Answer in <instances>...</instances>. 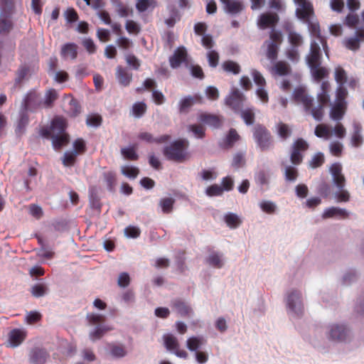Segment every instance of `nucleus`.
<instances>
[{
    "mask_svg": "<svg viewBox=\"0 0 364 364\" xmlns=\"http://www.w3.org/2000/svg\"><path fill=\"white\" fill-rule=\"evenodd\" d=\"M279 21V16L277 13L265 12L259 15L257 22L260 29L272 28L269 33V39L264 43V46L266 47V57L272 61L277 58L279 47L283 42L282 31L274 28Z\"/></svg>",
    "mask_w": 364,
    "mask_h": 364,
    "instance_id": "obj_1",
    "label": "nucleus"
},
{
    "mask_svg": "<svg viewBox=\"0 0 364 364\" xmlns=\"http://www.w3.org/2000/svg\"><path fill=\"white\" fill-rule=\"evenodd\" d=\"M296 5L295 14L296 17L306 23L311 34L317 38L321 43L326 53L327 43L321 36L320 25L316 18L313 4L309 0H294Z\"/></svg>",
    "mask_w": 364,
    "mask_h": 364,
    "instance_id": "obj_2",
    "label": "nucleus"
},
{
    "mask_svg": "<svg viewBox=\"0 0 364 364\" xmlns=\"http://www.w3.org/2000/svg\"><path fill=\"white\" fill-rule=\"evenodd\" d=\"M188 146L187 140L178 139L165 146L163 154L168 160L181 163L189 158L188 154L185 151Z\"/></svg>",
    "mask_w": 364,
    "mask_h": 364,
    "instance_id": "obj_3",
    "label": "nucleus"
},
{
    "mask_svg": "<svg viewBox=\"0 0 364 364\" xmlns=\"http://www.w3.org/2000/svg\"><path fill=\"white\" fill-rule=\"evenodd\" d=\"M334 79L338 84L336 93H338L339 90H343L345 94H348L346 83H348V87L351 90H355L359 85L358 79L355 77H348L347 72L340 65L335 68Z\"/></svg>",
    "mask_w": 364,
    "mask_h": 364,
    "instance_id": "obj_4",
    "label": "nucleus"
},
{
    "mask_svg": "<svg viewBox=\"0 0 364 364\" xmlns=\"http://www.w3.org/2000/svg\"><path fill=\"white\" fill-rule=\"evenodd\" d=\"M348 94H345L343 90L336 92L335 102L330 111V117L332 119L339 121L343 119L348 108Z\"/></svg>",
    "mask_w": 364,
    "mask_h": 364,
    "instance_id": "obj_5",
    "label": "nucleus"
},
{
    "mask_svg": "<svg viewBox=\"0 0 364 364\" xmlns=\"http://www.w3.org/2000/svg\"><path fill=\"white\" fill-rule=\"evenodd\" d=\"M253 137L262 151H267L273 145L270 132L262 124H259L254 127Z\"/></svg>",
    "mask_w": 364,
    "mask_h": 364,
    "instance_id": "obj_6",
    "label": "nucleus"
},
{
    "mask_svg": "<svg viewBox=\"0 0 364 364\" xmlns=\"http://www.w3.org/2000/svg\"><path fill=\"white\" fill-rule=\"evenodd\" d=\"M68 127L67 120L62 116H55L51 120L49 127H42L40 130V134L46 139H50L51 136L66 133Z\"/></svg>",
    "mask_w": 364,
    "mask_h": 364,
    "instance_id": "obj_7",
    "label": "nucleus"
},
{
    "mask_svg": "<svg viewBox=\"0 0 364 364\" xmlns=\"http://www.w3.org/2000/svg\"><path fill=\"white\" fill-rule=\"evenodd\" d=\"M309 144L302 138L297 139L291 146L290 161L294 166L300 165L304 159V154L309 149Z\"/></svg>",
    "mask_w": 364,
    "mask_h": 364,
    "instance_id": "obj_8",
    "label": "nucleus"
},
{
    "mask_svg": "<svg viewBox=\"0 0 364 364\" xmlns=\"http://www.w3.org/2000/svg\"><path fill=\"white\" fill-rule=\"evenodd\" d=\"M350 330L343 324H332L329 326L328 338L336 342H345L350 338Z\"/></svg>",
    "mask_w": 364,
    "mask_h": 364,
    "instance_id": "obj_9",
    "label": "nucleus"
},
{
    "mask_svg": "<svg viewBox=\"0 0 364 364\" xmlns=\"http://www.w3.org/2000/svg\"><path fill=\"white\" fill-rule=\"evenodd\" d=\"M287 304L290 311L296 316L303 314L304 306L301 300V294L297 290H293L287 295Z\"/></svg>",
    "mask_w": 364,
    "mask_h": 364,
    "instance_id": "obj_10",
    "label": "nucleus"
},
{
    "mask_svg": "<svg viewBox=\"0 0 364 364\" xmlns=\"http://www.w3.org/2000/svg\"><path fill=\"white\" fill-rule=\"evenodd\" d=\"M292 99L296 103L301 104L305 112H309L313 106L314 99L307 94L306 89L302 87L294 89Z\"/></svg>",
    "mask_w": 364,
    "mask_h": 364,
    "instance_id": "obj_11",
    "label": "nucleus"
},
{
    "mask_svg": "<svg viewBox=\"0 0 364 364\" xmlns=\"http://www.w3.org/2000/svg\"><path fill=\"white\" fill-rule=\"evenodd\" d=\"M22 107L25 111H35L43 107L39 95L35 90L28 92L23 99Z\"/></svg>",
    "mask_w": 364,
    "mask_h": 364,
    "instance_id": "obj_12",
    "label": "nucleus"
},
{
    "mask_svg": "<svg viewBox=\"0 0 364 364\" xmlns=\"http://www.w3.org/2000/svg\"><path fill=\"white\" fill-rule=\"evenodd\" d=\"M165 347L167 350L173 351L174 354L182 358L188 357V353L185 350L179 348V343L176 337L172 334H166L163 337Z\"/></svg>",
    "mask_w": 364,
    "mask_h": 364,
    "instance_id": "obj_13",
    "label": "nucleus"
},
{
    "mask_svg": "<svg viewBox=\"0 0 364 364\" xmlns=\"http://www.w3.org/2000/svg\"><path fill=\"white\" fill-rule=\"evenodd\" d=\"M322 53L320 46L316 41H311L309 53L306 57L309 68L321 65Z\"/></svg>",
    "mask_w": 364,
    "mask_h": 364,
    "instance_id": "obj_14",
    "label": "nucleus"
},
{
    "mask_svg": "<svg viewBox=\"0 0 364 364\" xmlns=\"http://www.w3.org/2000/svg\"><path fill=\"white\" fill-rule=\"evenodd\" d=\"M245 97L244 95L237 89H234L228 97L225 99V103L232 108L235 112H239L242 107V103Z\"/></svg>",
    "mask_w": 364,
    "mask_h": 364,
    "instance_id": "obj_15",
    "label": "nucleus"
},
{
    "mask_svg": "<svg viewBox=\"0 0 364 364\" xmlns=\"http://www.w3.org/2000/svg\"><path fill=\"white\" fill-rule=\"evenodd\" d=\"M50 358L48 352L41 348H33L28 353V361L31 364H46Z\"/></svg>",
    "mask_w": 364,
    "mask_h": 364,
    "instance_id": "obj_16",
    "label": "nucleus"
},
{
    "mask_svg": "<svg viewBox=\"0 0 364 364\" xmlns=\"http://www.w3.org/2000/svg\"><path fill=\"white\" fill-rule=\"evenodd\" d=\"M223 5L224 11L231 15H237L241 13L245 5L240 0H220Z\"/></svg>",
    "mask_w": 364,
    "mask_h": 364,
    "instance_id": "obj_17",
    "label": "nucleus"
},
{
    "mask_svg": "<svg viewBox=\"0 0 364 364\" xmlns=\"http://www.w3.org/2000/svg\"><path fill=\"white\" fill-rule=\"evenodd\" d=\"M26 332L19 328H14L9 333V346L15 348L18 346L26 338Z\"/></svg>",
    "mask_w": 364,
    "mask_h": 364,
    "instance_id": "obj_18",
    "label": "nucleus"
},
{
    "mask_svg": "<svg viewBox=\"0 0 364 364\" xmlns=\"http://www.w3.org/2000/svg\"><path fill=\"white\" fill-rule=\"evenodd\" d=\"M187 52L184 47L178 48L173 55L170 57L169 63L172 68H178L182 63L186 60Z\"/></svg>",
    "mask_w": 364,
    "mask_h": 364,
    "instance_id": "obj_19",
    "label": "nucleus"
},
{
    "mask_svg": "<svg viewBox=\"0 0 364 364\" xmlns=\"http://www.w3.org/2000/svg\"><path fill=\"white\" fill-rule=\"evenodd\" d=\"M349 217V213L343 208L338 207H331L324 210L322 214L323 219L331 218H338L340 219H346Z\"/></svg>",
    "mask_w": 364,
    "mask_h": 364,
    "instance_id": "obj_20",
    "label": "nucleus"
},
{
    "mask_svg": "<svg viewBox=\"0 0 364 364\" xmlns=\"http://www.w3.org/2000/svg\"><path fill=\"white\" fill-rule=\"evenodd\" d=\"M115 75L119 83L124 87H127L132 82V74L121 65L117 67Z\"/></svg>",
    "mask_w": 364,
    "mask_h": 364,
    "instance_id": "obj_21",
    "label": "nucleus"
},
{
    "mask_svg": "<svg viewBox=\"0 0 364 364\" xmlns=\"http://www.w3.org/2000/svg\"><path fill=\"white\" fill-rule=\"evenodd\" d=\"M353 131L350 136V144L354 147H359L363 143L362 135V126L360 123L354 122L353 124Z\"/></svg>",
    "mask_w": 364,
    "mask_h": 364,
    "instance_id": "obj_22",
    "label": "nucleus"
},
{
    "mask_svg": "<svg viewBox=\"0 0 364 364\" xmlns=\"http://www.w3.org/2000/svg\"><path fill=\"white\" fill-rule=\"evenodd\" d=\"M291 72L289 64L284 60L277 61L271 68V73L279 76L288 75Z\"/></svg>",
    "mask_w": 364,
    "mask_h": 364,
    "instance_id": "obj_23",
    "label": "nucleus"
},
{
    "mask_svg": "<svg viewBox=\"0 0 364 364\" xmlns=\"http://www.w3.org/2000/svg\"><path fill=\"white\" fill-rule=\"evenodd\" d=\"M60 55L63 59H75L77 56V45L74 43L64 44L61 48Z\"/></svg>",
    "mask_w": 364,
    "mask_h": 364,
    "instance_id": "obj_24",
    "label": "nucleus"
},
{
    "mask_svg": "<svg viewBox=\"0 0 364 364\" xmlns=\"http://www.w3.org/2000/svg\"><path fill=\"white\" fill-rule=\"evenodd\" d=\"M292 27L291 24L285 26V30L288 32V41L290 43L291 47L299 48L304 43V39L302 36L292 30L289 29Z\"/></svg>",
    "mask_w": 364,
    "mask_h": 364,
    "instance_id": "obj_25",
    "label": "nucleus"
},
{
    "mask_svg": "<svg viewBox=\"0 0 364 364\" xmlns=\"http://www.w3.org/2000/svg\"><path fill=\"white\" fill-rule=\"evenodd\" d=\"M202 98L199 95L188 96L182 99L179 102L180 112H186L196 102H201Z\"/></svg>",
    "mask_w": 364,
    "mask_h": 364,
    "instance_id": "obj_26",
    "label": "nucleus"
},
{
    "mask_svg": "<svg viewBox=\"0 0 364 364\" xmlns=\"http://www.w3.org/2000/svg\"><path fill=\"white\" fill-rule=\"evenodd\" d=\"M52 144L55 149H60L69 143L70 137L68 133L51 136Z\"/></svg>",
    "mask_w": 364,
    "mask_h": 364,
    "instance_id": "obj_27",
    "label": "nucleus"
},
{
    "mask_svg": "<svg viewBox=\"0 0 364 364\" xmlns=\"http://www.w3.org/2000/svg\"><path fill=\"white\" fill-rule=\"evenodd\" d=\"M199 119L210 126H212L215 128H218L221 126L222 122L221 119L219 118V117L207 114V113H203L200 115Z\"/></svg>",
    "mask_w": 364,
    "mask_h": 364,
    "instance_id": "obj_28",
    "label": "nucleus"
},
{
    "mask_svg": "<svg viewBox=\"0 0 364 364\" xmlns=\"http://www.w3.org/2000/svg\"><path fill=\"white\" fill-rule=\"evenodd\" d=\"M113 330V328L109 326L98 325L89 334L92 341L100 339L106 333Z\"/></svg>",
    "mask_w": 364,
    "mask_h": 364,
    "instance_id": "obj_29",
    "label": "nucleus"
},
{
    "mask_svg": "<svg viewBox=\"0 0 364 364\" xmlns=\"http://www.w3.org/2000/svg\"><path fill=\"white\" fill-rule=\"evenodd\" d=\"M58 98L56 90L50 88L46 92L44 101L42 102L43 107L50 108L53 106L54 102Z\"/></svg>",
    "mask_w": 364,
    "mask_h": 364,
    "instance_id": "obj_30",
    "label": "nucleus"
},
{
    "mask_svg": "<svg viewBox=\"0 0 364 364\" xmlns=\"http://www.w3.org/2000/svg\"><path fill=\"white\" fill-rule=\"evenodd\" d=\"M173 307L177 313L181 316H189L192 313V309L181 300H175L173 302Z\"/></svg>",
    "mask_w": 364,
    "mask_h": 364,
    "instance_id": "obj_31",
    "label": "nucleus"
},
{
    "mask_svg": "<svg viewBox=\"0 0 364 364\" xmlns=\"http://www.w3.org/2000/svg\"><path fill=\"white\" fill-rule=\"evenodd\" d=\"M309 68L314 79L317 82H319L322 79L328 77L329 73L326 68L322 67L321 65H316L314 68L311 67Z\"/></svg>",
    "mask_w": 364,
    "mask_h": 364,
    "instance_id": "obj_32",
    "label": "nucleus"
},
{
    "mask_svg": "<svg viewBox=\"0 0 364 364\" xmlns=\"http://www.w3.org/2000/svg\"><path fill=\"white\" fill-rule=\"evenodd\" d=\"M206 342L203 337L192 336L186 341L187 348L191 351H196Z\"/></svg>",
    "mask_w": 364,
    "mask_h": 364,
    "instance_id": "obj_33",
    "label": "nucleus"
},
{
    "mask_svg": "<svg viewBox=\"0 0 364 364\" xmlns=\"http://www.w3.org/2000/svg\"><path fill=\"white\" fill-rule=\"evenodd\" d=\"M175 199L171 197L163 198L159 200V205L164 214H169L173 211Z\"/></svg>",
    "mask_w": 364,
    "mask_h": 364,
    "instance_id": "obj_34",
    "label": "nucleus"
},
{
    "mask_svg": "<svg viewBox=\"0 0 364 364\" xmlns=\"http://www.w3.org/2000/svg\"><path fill=\"white\" fill-rule=\"evenodd\" d=\"M108 347L110 350L111 355L115 358H123L127 352L124 346L122 344H115L114 343H108Z\"/></svg>",
    "mask_w": 364,
    "mask_h": 364,
    "instance_id": "obj_35",
    "label": "nucleus"
},
{
    "mask_svg": "<svg viewBox=\"0 0 364 364\" xmlns=\"http://www.w3.org/2000/svg\"><path fill=\"white\" fill-rule=\"evenodd\" d=\"M48 287L46 284L37 283L31 287V293L32 296L39 298L45 296L48 292Z\"/></svg>",
    "mask_w": 364,
    "mask_h": 364,
    "instance_id": "obj_36",
    "label": "nucleus"
},
{
    "mask_svg": "<svg viewBox=\"0 0 364 364\" xmlns=\"http://www.w3.org/2000/svg\"><path fill=\"white\" fill-rule=\"evenodd\" d=\"M222 68L226 73L237 75L240 73L241 68L238 63L233 60H225L222 64Z\"/></svg>",
    "mask_w": 364,
    "mask_h": 364,
    "instance_id": "obj_37",
    "label": "nucleus"
},
{
    "mask_svg": "<svg viewBox=\"0 0 364 364\" xmlns=\"http://www.w3.org/2000/svg\"><path fill=\"white\" fill-rule=\"evenodd\" d=\"M136 9L139 12H144L156 6V0H136Z\"/></svg>",
    "mask_w": 364,
    "mask_h": 364,
    "instance_id": "obj_38",
    "label": "nucleus"
},
{
    "mask_svg": "<svg viewBox=\"0 0 364 364\" xmlns=\"http://www.w3.org/2000/svg\"><path fill=\"white\" fill-rule=\"evenodd\" d=\"M206 262L215 268H221L223 265L221 255L216 252L210 254L206 259Z\"/></svg>",
    "mask_w": 364,
    "mask_h": 364,
    "instance_id": "obj_39",
    "label": "nucleus"
},
{
    "mask_svg": "<svg viewBox=\"0 0 364 364\" xmlns=\"http://www.w3.org/2000/svg\"><path fill=\"white\" fill-rule=\"evenodd\" d=\"M240 136L235 129H230L224 140V147L230 148L240 139Z\"/></svg>",
    "mask_w": 364,
    "mask_h": 364,
    "instance_id": "obj_40",
    "label": "nucleus"
},
{
    "mask_svg": "<svg viewBox=\"0 0 364 364\" xmlns=\"http://www.w3.org/2000/svg\"><path fill=\"white\" fill-rule=\"evenodd\" d=\"M104 179L107 183V188L110 191H114L117 183L116 173L112 171L103 173Z\"/></svg>",
    "mask_w": 364,
    "mask_h": 364,
    "instance_id": "obj_41",
    "label": "nucleus"
},
{
    "mask_svg": "<svg viewBox=\"0 0 364 364\" xmlns=\"http://www.w3.org/2000/svg\"><path fill=\"white\" fill-rule=\"evenodd\" d=\"M147 106L143 102H138L133 105L132 112V114L137 118L141 117L146 112Z\"/></svg>",
    "mask_w": 364,
    "mask_h": 364,
    "instance_id": "obj_42",
    "label": "nucleus"
},
{
    "mask_svg": "<svg viewBox=\"0 0 364 364\" xmlns=\"http://www.w3.org/2000/svg\"><path fill=\"white\" fill-rule=\"evenodd\" d=\"M314 133L319 138L328 139L331 136L328 127L324 124H318L315 128Z\"/></svg>",
    "mask_w": 364,
    "mask_h": 364,
    "instance_id": "obj_43",
    "label": "nucleus"
},
{
    "mask_svg": "<svg viewBox=\"0 0 364 364\" xmlns=\"http://www.w3.org/2000/svg\"><path fill=\"white\" fill-rule=\"evenodd\" d=\"M284 173L285 180L287 181H295L299 176L297 168L292 166H287Z\"/></svg>",
    "mask_w": 364,
    "mask_h": 364,
    "instance_id": "obj_44",
    "label": "nucleus"
},
{
    "mask_svg": "<svg viewBox=\"0 0 364 364\" xmlns=\"http://www.w3.org/2000/svg\"><path fill=\"white\" fill-rule=\"evenodd\" d=\"M105 318L104 315L94 313H89L86 316L88 323L92 326L104 323Z\"/></svg>",
    "mask_w": 364,
    "mask_h": 364,
    "instance_id": "obj_45",
    "label": "nucleus"
},
{
    "mask_svg": "<svg viewBox=\"0 0 364 364\" xmlns=\"http://www.w3.org/2000/svg\"><path fill=\"white\" fill-rule=\"evenodd\" d=\"M121 172L129 178H135L139 173V169L134 166H124L121 168Z\"/></svg>",
    "mask_w": 364,
    "mask_h": 364,
    "instance_id": "obj_46",
    "label": "nucleus"
},
{
    "mask_svg": "<svg viewBox=\"0 0 364 364\" xmlns=\"http://www.w3.org/2000/svg\"><path fill=\"white\" fill-rule=\"evenodd\" d=\"M325 161L324 155L321 152L316 154L309 162V165L312 168H316L321 166Z\"/></svg>",
    "mask_w": 364,
    "mask_h": 364,
    "instance_id": "obj_47",
    "label": "nucleus"
},
{
    "mask_svg": "<svg viewBox=\"0 0 364 364\" xmlns=\"http://www.w3.org/2000/svg\"><path fill=\"white\" fill-rule=\"evenodd\" d=\"M240 115L247 125H251L254 123L255 115L252 109L247 108L242 110Z\"/></svg>",
    "mask_w": 364,
    "mask_h": 364,
    "instance_id": "obj_48",
    "label": "nucleus"
},
{
    "mask_svg": "<svg viewBox=\"0 0 364 364\" xmlns=\"http://www.w3.org/2000/svg\"><path fill=\"white\" fill-rule=\"evenodd\" d=\"M125 28L129 34L137 35L141 31L140 26L133 20H127L126 21Z\"/></svg>",
    "mask_w": 364,
    "mask_h": 364,
    "instance_id": "obj_49",
    "label": "nucleus"
},
{
    "mask_svg": "<svg viewBox=\"0 0 364 364\" xmlns=\"http://www.w3.org/2000/svg\"><path fill=\"white\" fill-rule=\"evenodd\" d=\"M324 105H319L316 107H311V109L307 112L308 113H310L312 117L316 120V121H321L323 117L324 114Z\"/></svg>",
    "mask_w": 364,
    "mask_h": 364,
    "instance_id": "obj_50",
    "label": "nucleus"
},
{
    "mask_svg": "<svg viewBox=\"0 0 364 364\" xmlns=\"http://www.w3.org/2000/svg\"><path fill=\"white\" fill-rule=\"evenodd\" d=\"M225 221L230 228H236L241 223L238 216L234 213H228L225 216Z\"/></svg>",
    "mask_w": 364,
    "mask_h": 364,
    "instance_id": "obj_51",
    "label": "nucleus"
},
{
    "mask_svg": "<svg viewBox=\"0 0 364 364\" xmlns=\"http://www.w3.org/2000/svg\"><path fill=\"white\" fill-rule=\"evenodd\" d=\"M102 118L99 114L89 115L86 119V124L89 127H97L102 124Z\"/></svg>",
    "mask_w": 364,
    "mask_h": 364,
    "instance_id": "obj_52",
    "label": "nucleus"
},
{
    "mask_svg": "<svg viewBox=\"0 0 364 364\" xmlns=\"http://www.w3.org/2000/svg\"><path fill=\"white\" fill-rule=\"evenodd\" d=\"M121 153L128 160L136 161L139 158L134 147L123 148L121 149Z\"/></svg>",
    "mask_w": 364,
    "mask_h": 364,
    "instance_id": "obj_53",
    "label": "nucleus"
},
{
    "mask_svg": "<svg viewBox=\"0 0 364 364\" xmlns=\"http://www.w3.org/2000/svg\"><path fill=\"white\" fill-rule=\"evenodd\" d=\"M12 22L10 19L2 17L0 18V34L8 33L12 28Z\"/></svg>",
    "mask_w": 364,
    "mask_h": 364,
    "instance_id": "obj_54",
    "label": "nucleus"
},
{
    "mask_svg": "<svg viewBox=\"0 0 364 364\" xmlns=\"http://www.w3.org/2000/svg\"><path fill=\"white\" fill-rule=\"evenodd\" d=\"M26 112L27 111H25L23 109V112H21V113L20 114V118L18 121L17 130H16L18 132H21L25 129V127H26V125L28 123V120H29L28 115L26 113Z\"/></svg>",
    "mask_w": 364,
    "mask_h": 364,
    "instance_id": "obj_55",
    "label": "nucleus"
},
{
    "mask_svg": "<svg viewBox=\"0 0 364 364\" xmlns=\"http://www.w3.org/2000/svg\"><path fill=\"white\" fill-rule=\"evenodd\" d=\"M360 41L355 36L346 38L344 41L345 46L351 50H357L360 48Z\"/></svg>",
    "mask_w": 364,
    "mask_h": 364,
    "instance_id": "obj_56",
    "label": "nucleus"
},
{
    "mask_svg": "<svg viewBox=\"0 0 364 364\" xmlns=\"http://www.w3.org/2000/svg\"><path fill=\"white\" fill-rule=\"evenodd\" d=\"M291 134V131L287 124L282 122L278 124V134L282 139H287Z\"/></svg>",
    "mask_w": 364,
    "mask_h": 364,
    "instance_id": "obj_57",
    "label": "nucleus"
},
{
    "mask_svg": "<svg viewBox=\"0 0 364 364\" xmlns=\"http://www.w3.org/2000/svg\"><path fill=\"white\" fill-rule=\"evenodd\" d=\"M223 193V188L218 184H213L207 188L205 193L208 196H221Z\"/></svg>",
    "mask_w": 364,
    "mask_h": 364,
    "instance_id": "obj_58",
    "label": "nucleus"
},
{
    "mask_svg": "<svg viewBox=\"0 0 364 364\" xmlns=\"http://www.w3.org/2000/svg\"><path fill=\"white\" fill-rule=\"evenodd\" d=\"M207 58L208 64L212 68H215L218 66L219 63V54L214 50H210L207 53Z\"/></svg>",
    "mask_w": 364,
    "mask_h": 364,
    "instance_id": "obj_59",
    "label": "nucleus"
},
{
    "mask_svg": "<svg viewBox=\"0 0 364 364\" xmlns=\"http://www.w3.org/2000/svg\"><path fill=\"white\" fill-rule=\"evenodd\" d=\"M252 75L255 83L257 85L258 87H266V80L259 71L257 70H252Z\"/></svg>",
    "mask_w": 364,
    "mask_h": 364,
    "instance_id": "obj_60",
    "label": "nucleus"
},
{
    "mask_svg": "<svg viewBox=\"0 0 364 364\" xmlns=\"http://www.w3.org/2000/svg\"><path fill=\"white\" fill-rule=\"evenodd\" d=\"M125 60L128 65L134 70H139L141 63L140 60L133 54H128L125 56Z\"/></svg>",
    "mask_w": 364,
    "mask_h": 364,
    "instance_id": "obj_61",
    "label": "nucleus"
},
{
    "mask_svg": "<svg viewBox=\"0 0 364 364\" xmlns=\"http://www.w3.org/2000/svg\"><path fill=\"white\" fill-rule=\"evenodd\" d=\"M73 148H74L75 154H83L86 151V144H85V141L81 138L77 139L73 142Z\"/></svg>",
    "mask_w": 364,
    "mask_h": 364,
    "instance_id": "obj_62",
    "label": "nucleus"
},
{
    "mask_svg": "<svg viewBox=\"0 0 364 364\" xmlns=\"http://www.w3.org/2000/svg\"><path fill=\"white\" fill-rule=\"evenodd\" d=\"M76 161V154L74 152H65L63 158V164L65 166L74 165Z\"/></svg>",
    "mask_w": 364,
    "mask_h": 364,
    "instance_id": "obj_63",
    "label": "nucleus"
},
{
    "mask_svg": "<svg viewBox=\"0 0 364 364\" xmlns=\"http://www.w3.org/2000/svg\"><path fill=\"white\" fill-rule=\"evenodd\" d=\"M141 231L138 227L129 225L124 229V234L128 237L136 238L140 235Z\"/></svg>",
    "mask_w": 364,
    "mask_h": 364,
    "instance_id": "obj_64",
    "label": "nucleus"
}]
</instances>
